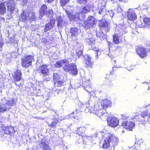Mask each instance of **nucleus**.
<instances>
[{
  "label": "nucleus",
  "mask_w": 150,
  "mask_h": 150,
  "mask_svg": "<svg viewBox=\"0 0 150 150\" xmlns=\"http://www.w3.org/2000/svg\"><path fill=\"white\" fill-rule=\"evenodd\" d=\"M149 111L150 113V110H145L142 112L140 115H134L132 116H127L124 115H122L121 118L122 119H125V121L124 122L122 123V125L124 127L125 129H129L130 131H131L132 128L134 127L135 124L132 121H130V119H137V117H141L140 120H139V122L140 121L143 123H146V122H150V115H148L149 112Z\"/></svg>",
  "instance_id": "nucleus-1"
},
{
  "label": "nucleus",
  "mask_w": 150,
  "mask_h": 150,
  "mask_svg": "<svg viewBox=\"0 0 150 150\" xmlns=\"http://www.w3.org/2000/svg\"><path fill=\"white\" fill-rule=\"evenodd\" d=\"M86 105V108L85 110V111L86 113L91 111H91L93 113L99 117L102 120H104L106 118L107 120L109 119L108 118L109 117V114L105 112L106 110L104 109H100L99 105L95 104L93 108H92V107L91 108V105H90L89 102Z\"/></svg>",
  "instance_id": "nucleus-2"
},
{
  "label": "nucleus",
  "mask_w": 150,
  "mask_h": 150,
  "mask_svg": "<svg viewBox=\"0 0 150 150\" xmlns=\"http://www.w3.org/2000/svg\"><path fill=\"white\" fill-rule=\"evenodd\" d=\"M100 133L102 134V135L105 138L102 146L103 148H108L111 146H113V149H114V146L117 145L118 143V139L114 135L110 133L105 134L102 132H100Z\"/></svg>",
  "instance_id": "nucleus-3"
},
{
  "label": "nucleus",
  "mask_w": 150,
  "mask_h": 150,
  "mask_svg": "<svg viewBox=\"0 0 150 150\" xmlns=\"http://www.w3.org/2000/svg\"><path fill=\"white\" fill-rule=\"evenodd\" d=\"M5 4L8 7V12H10L11 14V16L10 18L12 17L11 14L15 11L17 12L18 11V9L15 8V3L14 0H9L5 3H3L0 4V14H4L6 11V8L5 7Z\"/></svg>",
  "instance_id": "nucleus-4"
},
{
  "label": "nucleus",
  "mask_w": 150,
  "mask_h": 150,
  "mask_svg": "<svg viewBox=\"0 0 150 150\" xmlns=\"http://www.w3.org/2000/svg\"><path fill=\"white\" fill-rule=\"evenodd\" d=\"M13 104L14 102L12 99L3 98L0 103V112H3L9 110Z\"/></svg>",
  "instance_id": "nucleus-5"
},
{
  "label": "nucleus",
  "mask_w": 150,
  "mask_h": 150,
  "mask_svg": "<svg viewBox=\"0 0 150 150\" xmlns=\"http://www.w3.org/2000/svg\"><path fill=\"white\" fill-rule=\"evenodd\" d=\"M99 26L101 28V30L97 31V36L102 40L105 39H106V36L104 35L102 30H104L106 32L108 31L109 27L108 24L105 21H101L100 22Z\"/></svg>",
  "instance_id": "nucleus-6"
},
{
  "label": "nucleus",
  "mask_w": 150,
  "mask_h": 150,
  "mask_svg": "<svg viewBox=\"0 0 150 150\" xmlns=\"http://www.w3.org/2000/svg\"><path fill=\"white\" fill-rule=\"evenodd\" d=\"M141 20L137 21L136 24L140 28H144L147 27L150 25V18H148L145 15L141 16Z\"/></svg>",
  "instance_id": "nucleus-7"
},
{
  "label": "nucleus",
  "mask_w": 150,
  "mask_h": 150,
  "mask_svg": "<svg viewBox=\"0 0 150 150\" xmlns=\"http://www.w3.org/2000/svg\"><path fill=\"white\" fill-rule=\"evenodd\" d=\"M97 134H95L94 136L86 137L81 135V137L77 140L76 143L77 144H83L86 145L91 144L92 141L91 140L94 139V138L97 137Z\"/></svg>",
  "instance_id": "nucleus-8"
},
{
  "label": "nucleus",
  "mask_w": 150,
  "mask_h": 150,
  "mask_svg": "<svg viewBox=\"0 0 150 150\" xmlns=\"http://www.w3.org/2000/svg\"><path fill=\"white\" fill-rule=\"evenodd\" d=\"M114 30L115 33L119 34V36H122L127 32L126 27L124 24H120L115 25Z\"/></svg>",
  "instance_id": "nucleus-9"
},
{
  "label": "nucleus",
  "mask_w": 150,
  "mask_h": 150,
  "mask_svg": "<svg viewBox=\"0 0 150 150\" xmlns=\"http://www.w3.org/2000/svg\"><path fill=\"white\" fill-rule=\"evenodd\" d=\"M35 14L33 12H23V14L20 17V19L23 21L28 20L32 21L35 20Z\"/></svg>",
  "instance_id": "nucleus-10"
},
{
  "label": "nucleus",
  "mask_w": 150,
  "mask_h": 150,
  "mask_svg": "<svg viewBox=\"0 0 150 150\" xmlns=\"http://www.w3.org/2000/svg\"><path fill=\"white\" fill-rule=\"evenodd\" d=\"M64 70L65 71L69 72V73L73 75L77 74L78 71L76 65L75 64H69L68 63L67 66H65Z\"/></svg>",
  "instance_id": "nucleus-11"
},
{
  "label": "nucleus",
  "mask_w": 150,
  "mask_h": 150,
  "mask_svg": "<svg viewBox=\"0 0 150 150\" xmlns=\"http://www.w3.org/2000/svg\"><path fill=\"white\" fill-rule=\"evenodd\" d=\"M34 61V57L33 56H28L22 59L21 64L23 67L27 68L31 66L32 61Z\"/></svg>",
  "instance_id": "nucleus-12"
},
{
  "label": "nucleus",
  "mask_w": 150,
  "mask_h": 150,
  "mask_svg": "<svg viewBox=\"0 0 150 150\" xmlns=\"http://www.w3.org/2000/svg\"><path fill=\"white\" fill-rule=\"evenodd\" d=\"M53 79L55 86L57 87H60L62 86L64 81V79L62 76H60L56 73H54Z\"/></svg>",
  "instance_id": "nucleus-13"
},
{
  "label": "nucleus",
  "mask_w": 150,
  "mask_h": 150,
  "mask_svg": "<svg viewBox=\"0 0 150 150\" xmlns=\"http://www.w3.org/2000/svg\"><path fill=\"white\" fill-rule=\"evenodd\" d=\"M93 7V5H92L88 4L82 7V10L79 13L81 18L83 19L85 18V14L89 12Z\"/></svg>",
  "instance_id": "nucleus-14"
},
{
  "label": "nucleus",
  "mask_w": 150,
  "mask_h": 150,
  "mask_svg": "<svg viewBox=\"0 0 150 150\" xmlns=\"http://www.w3.org/2000/svg\"><path fill=\"white\" fill-rule=\"evenodd\" d=\"M65 11L67 14L69 16V18L71 21L75 20H76L79 19L80 20L83 19L81 18V16L80 15L79 13H76L75 15L71 14V11H69L68 9H65Z\"/></svg>",
  "instance_id": "nucleus-15"
},
{
  "label": "nucleus",
  "mask_w": 150,
  "mask_h": 150,
  "mask_svg": "<svg viewBox=\"0 0 150 150\" xmlns=\"http://www.w3.org/2000/svg\"><path fill=\"white\" fill-rule=\"evenodd\" d=\"M84 23L86 26L89 28L92 27L96 23L95 18L91 16H89Z\"/></svg>",
  "instance_id": "nucleus-16"
},
{
  "label": "nucleus",
  "mask_w": 150,
  "mask_h": 150,
  "mask_svg": "<svg viewBox=\"0 0 150 150\" xmlns=\"http://www.w3.org/2000/svg\"><path fill=\"white\" fill-rule=\"evenodd\" d=\"M108 125L112 127H115L117 126L119 124V121L117 118L112 117L110 119H108Z\"/></svg>",
  "instance_id": "nucleus-17"
},
{
  "label": "nucleus",
  "mask_w": 150,
  "mask_h": 150,
  "mask_svg": "<svg viewBox=\"0 0 150 150\" xmlns=\"http://www.w3.org/2000/svg\"><path fill=\"white\" fill-rule=\"evenodd\" d=\"M137 54L142 58L147 56L149 52L148 50L142 47H138L136 49Z\"/></svg>",
  "instance_id": "nucleus-18"
},
{
  "label": "nucleus",
  "mask_w": 150,
  "mask_h": 150,
  "mask_svg": "<svg viewBox=\"0 0 150 150\" xmlns=\"http://www.w3.org/2000/svg\"><path fill=\"white\" fill-rule=\"evenodd\" d=\"M69 63L67 59H61L56 62L54 64V66L56 68H59L63 67V68L64 69V68L65 66H67V64Z\"/></svg>",
  "instance_id": "nucleus-19"
},
{
  "label": "nucleus",
  "mask_w": 150,
  "mask_h": 150,
  "mask_svg": "<svg viewBox=\"0 0 150 150\" xmlns=\"http://www.w3.org/2000/svg\"><path fill=\"white\" fill-rule=\"evenodd\" d=\"M100 100L101 103L100 107H101L102 109H104L111 106L112 102L111 101L106 99L104 100L101 99Z\"/></svg>",
  "instance_id": "nucleus-20"
},
{
  "label": "nucleus",
  "mask_w": 150,
  "mask_h": 150,
  "mask_svg": "<svg viewBox=\"0 0 150 150\" xmlns=\"http://www.w3.org/2000/svg\"><path fill=\"white\" fill-rule=\"evenodd\" d=\"M56 21L57 22V26L59 28H61L67 24L66 21L63 20L62 18L60 16H57Z\"/></svg>",
  "instance_id": "nucleus-21"
},
{
  "label": "nucleus",
  "mask_w": 150,
  "mask_h": 150,
  "mask_svg": "<svg viewBox=\"0 0 150 150\" xmlns=\"http://www.w3.org/2000/svg\"><path fill=\"white\" fill-rule=\"evenodd\" d=\"M55 20L54 18H52L50 22L47 23L46 25L45 32H47L48 30L52 29L54 26Z\"/></svg>",
  "instance_id": "nucleus-22"
},
{
  "label": "nucleus",
  "mask_w": 150,
  "mask_h": 150,
  "mask_svg": "<svg viewBox=\"0 0 150 150\" xmlns=\"http://www.w3.org/2000/svg\"><path fill=\"white\" fill-rule=\"evenodd\" d=\"M127 17L129 20L131 21L135 20L137 18V16L135 11L132 9H129L127 12Z\"/></svg>",
  "instance_id": "nucleus-23"
},
{
  "label": "nucleus",
  "mask_w": 150,
  "mask_h": 150,
  "mask_svg": "<svg viewBox=\"0 0 150 150\" xmlns=\"http://www.w3.org/2000/svg\"><path fill=\"white\" fill-rule=\"evenodd\" d=\"M22 75L21 72L19 70L17 69L16 71L12 74V76L15 81H20L21 79V76Z\"/></svg>",
  "instance_id": "nucleus-24"
},
{
  "label": "nucleus",
  "mask_w": 150,
  "mask_h": 150,
  "mask_svg": "<svg viewBox=\"0 0 150 150\" xmlns=\"http://www.w3.org/2000/svg\"><path fill=\"white\" fill-rule=\"evenodd\" d=\"M84 59L85 61V64L88 67H90L92 66L93 62L92 61V58L90 56L87 54L84 55Z\"/></svg>",
  "instance_id": "nucleus-25"
},
{
  "label": "nucleus",
  "mask_w": 150,
  "mask_h": 150,
  "mask_svg": "<svg viewBox=\"0 0 150 150\" xmlns=\"http://www.w3.org/2000/svg\"><path fill=\"white\" fill-rule=\"evenodd\" d=\"M88 37L85 38V41L88 45H92L95 42V39L92 37V35L91 34H88Z\"/></svg>",
  "instance_id": "nucleus-26"
},
{
  "label": "nucleus",
  "mask_w": 150,
  "mask_h": 150,
  "mask_svg": "<svg viewBox=\"0 0 150 150\" xmlns=\"http://www.w3.org/2000/svg\"><path fill=\"white\" fill-rule=\"evenodd\" d=\"M88 124H86L83 126H81L76 129L77 130L75 131V133L77 134H78L79 135H81V134H83L86 129L87 126L88 125Z\"/></svg>",
  "instance_id": "nucleus-27"
},
{
  "label": "nucleus",
  "mask_w": 150,
  "mask_h": 150,
  "mask_svg": "<svg viewBox=\"0 0 150 150\" xmlns=\"http://www.w3.org/2000/svg\"><path fill=\"white\" fill-rule=\"evenodd\" d=\"M79 32V30L76 28L74 27L71 28L70 30L69 35L70 37L76 36L78 35Z\"/></svg>",
  "instance_id": "nucleus-28"
},
{
  "label": "nucleus",
  "mask_w": 150,
  "mask_h": 150,
  "mask_svg": "<svg viewBox=\"0 0 150 150\" xmlns=\"http://www.w3.org/2000/svg\"><path fill=\"white\" fill-rule=\"evenodd\" d=\"M40 69L41 73L45 76L48 75L49 73V70L46 65H43L41 66V67H40Z\"/></svg>",
  "instance_id": "nucleus-29"
},
{
  "label": "nucleus",
  "mask_w": 150,
  "mask_h": 150,
  "mask_svg": "<svg viewBox=\"0 0 150 150\" xmlns=\"http://www.w3.org/2000/svg\"><path fill=\"white\" fill-rule=\"evenodd\" d=\"M77 113V111H74L72 112L71 114L68 115L66 116L64 118V119H68L69 118H74L78 119V117L77 115H76Z\"/></svg>",
  "instance_id": "nucleus-30"
},
{
  "label": "nucleus",
  "mask_w": 150,
  "mask_h": 150,
  "mask_svg": "<svg viewBox=\"0 0 150 150\" xmlns=\"http://www.w3.org/2000/svg\"><path fill=\"white\" fill-rule=\"evenodd\" d=\"M143 145H145V144L144 143V140L142 139H140L138 141H137L135 143V148H137L138 147H142Z\"/></svg>",
  "instance_id": "nucleus-31"
},
{
  "label": "nucleus",
  "mask_w": 150,
  "mask_h": 150,
  "mask_svg": "<svg viewBox=\"0 0 150 150\" xmlns=\"http://www.w3.org/2000/svg\"><path fill=\"white\" fill-rule=\"evenodd\" d=\"M118 35L119 34L115 33L113 35V42L115 44H118L120 42Z\"/></svg>",
  "instance_id": "nucleus-32"
},
{
  "label": "nucleus",
  "mask_w": 150,
  "mask_h": 150,
  "mask_svg": "<svg viewBox=\"0 0 150 150\" xmlns=\"http://www.w3.org/2000/svg\"><path fill=\"white\" fill-rule=\"evenodd\" d=\"M47 8V7L46 5L43 4L41 7L39 12L40 14L44 15L46 13V11Z\"/></svg>",
  "instance_id": "nucleus-33"
},
{
  "label": "nucleus",
  "mask_w": 150,
  "mask_h": 150,
  "mask_svg": "<svg viewBox=\"0 0 150 150\" xmlns=\"http://www.w3.org/2000/svg\"><path fill=\"white\" fill-rule=\"evenodd\" d=\"M14 132V129L13 127H8L6 128V131L5 133L6 134H10Z\"/></svg>",
  "instance_id": "nucleus-34"
},
{
  "label": "nucleus",
  "mask_w": 150,
  "mask_h": 150,
  "mask_svg": "<svg viewBox=\"0 0 150 150\" xmlns=\"http://www.w3.org/2000/svg\"><path fill=\"white\" fill-rule=\"evenodd\" d=\"M41 148L45 150H49L50 148L49 145L44 142H42L40 144Z\"/></svg>",
  "instance_id": "nucleus-35"
},
{
  "label": "nucleus",
  "mask_w": 150,
  "mask_h": 150,
  "mask_svg": "<svg viewBox=\"0 0 150 150\" xmlns=\"http://www.w3.org/2000/svg\"><path fill=\"white\" fill-rule=\"evenodd\" d=\"M4 58H6L8 60V62H10L11 58L13 57L11 54L8 53L4 55Z\"/></svg>",
  "instance_id": "nucleus-36"
},
{
  "label": "nucleus",
  "mask_w": 150,
  "mask_h": 150,
  "mask_svg": "<svg viewBox=\"0 0 150 150\" xmlns=\"http://www.w3.org/2000/svg\"><path fill=\"white\" fill-rule=\"evenodd\" d=\"M45 14L47 15L49 17L52 18L53 15V10L52 9L47 10Z\"/></svg>",
  "instance_id": "nucleus-37"
},
{
  "label": "nucleus",
  "mask_w": 150,
  "mask_h": 150,
  "mask_svg": "<svg viewBox=\"0 0 150 150\" xmlns=\"http://www.w3.org/2000/svg\"><path fill=\"white\" fill-rule=\"evenodd\" d=\"M105 10V7L104 5H102L100 7L98 11V13L99 14H103V13Z\"/></svg>",
  "instance_id": "nucleus-38"
},
{
  "label": "nucleus",
  "mask_w": 150,
  "mask_h": 150,
  "mask_svg": "<svg viewBox=\"0 0 150 150\" xmlns=\"http://www.w3.org/2000/svg\"><path fill=\"white\" fill-rule=\"evenodd\" d=\"M69 1V0H60V4L61 6H65Z\"/></svg>",
  "instance_id": "nucleus-39"
},
{
  "label": "nucleus",
  "mask_w": 150,
  "mask_h": 150,
  "mask_svg": "<svg viewBox=\"0 0 150 150\" xmlns=\"http://www.w3.org/2000/svg\"><path fill=\"white\" fill-rule=\"evenodd\" d=\"M58 122V121L57 119H54L53 121H52L51 124V126L52 127H55L56 126V125Z\"/></svg>",
  "instance_id": "nucleus-40"
},
{
  "label": "nucleus",
  "mask_w": 150,
  "mask_h": 150,
  "mask_svg": "<svg viewBox=\"0 0 150 150\" xmlns=\"http://www.w3.org/2000/svg\"><path fill=\"white\" fill-rule=\"evenodd\" d=\"M145 11H147L148 14L150 15V6H148L146 9H144L142 11V13L143 14V13Z\"/></svg>",
  "instance_id": "nucleus-41"
},
{
  "label": "nucleus",
  "mask_w": 150,
  "mask_h": 150,
  "mask_svg": "<svg viewBox=\"0 0 150 150\" xmlns=\"http://www.w3.org/2000/svg\"><path fill=\"white\" fill-rule=\"evenodd\" d=\"M108 12L109 13L111 17H112L115 14V12L114 10H111L108 11Z\"/></svg>",
  "instance_id": "nucleus-42"
},
{
  "label": "nucleus",
  "mask_w": 150,
  "mask_h": 150,
  "mask_svg": "<svg viewBox=\"0 0 150 150\" xmlns=\"http://www.w3.org/2000/svg\"><path fill=\"white\" fill-rule=\"evenodd\" d=\"M82 52L83 51L81 50H80L78 52H77L76 54L79 57L81 55Z\"/></svg>",
  "instance_id": "nucleus-43"
},
{
  "label": "nucleus",
  "mask_w": 150,
  "mask_h": 150,
  "mask_svg": "<svg viewBox=\"0 0 150 150\" xmlns=\"http://www.w3.org/2000/svg\"><path fill=\"white\" fill-rule=\"evenodd\" d=\"M134 67L135 66L134 65L130 66L128 68L127 70L129 71H130L131 70L133 69H134Z\"/></svg>",
  "instance_id": "nucleus-44"
},
{
  "label": "nucleus",
  "mask_w": 150,
  "mask_h": 150,
  "mask_svg": "<svg viewBox=\"0 0 150 150\" xmlns=\"http://www.w3.org/2000/svg\"><path fill=\"white\" fill-rule=\"evenodd\" d=\"M47 76H47H45V77L44 79V80L46 81H48L50 80V78L49 77V76L48 77H47Z\"/></svg>",
  "instance_id": "nucleus-45"
},
{
  "label": "nucleus",
  "mask_w": 150,
  "mask_h": 150,
  "mask_svg": "<svg viewBox=\"0 0 150 150\" xmlns=\"http://www.w3.org/2000/svg\"><path fill=\"white\" fill-rule=\"evenodd\" d=\"M117 10L118 13L121 12V9L120 6H118L117 8Z\"/></svg>",
  "instance_id": "nucleus-46"
},
{
  "label": "nucleus",
  "mask_w": 150,
  "mask_h": 150,
  "mask_svg": "<svg viewBox=\"0 0 150 150\" xmlns=\"http://www.w3.org/2000/svg\"><path fill=\"white\" fill-rule=\"evenodd\" d=\"M100 52V51L98 50H96V56L97 57V56L99 54H100L99 53V52Z\"/></svg>",
  "instance_id": "nucleus-47"
},
{
  "label": "nucleus",
  "mask_w": 150,
  "mask_h": 150,
  "mask_svg": "<svg viewBox=\"0 0 150 150\" xmlns=\"http://www.w3.org/2000/svg\"><path fill=\"white\" fill-rule=\"evenodd\" d=\"M119 1L123 2L124 3H127L128 0H118Z\"/></svg>",
  "instance_id": "nucleus-48"
},
{
  "label": "nucleus",
  "mask_w": 150,
  "mask_h": 150,
  "mask_svg": "<svg viewBox=\"0 0 150 150\" xmlns=\"http://www.w3.org/2000/svg\"><path fill=\"white\" fill-rule=\"evenodd\" d=\"M3 45V43L1 41H0V48H1Z\"/></svg>",
  "instance_id": "nucleus-49"
},
{
  "label": "nucleus",
  "mask_w": 150,
  "mask_h": 150,
  "mask_svg": "<svg viewBox=\"0 0 150 150\" xmlns=\"http://www.w3.org/2000/svg\"><path fill=\"white\" fill-rule=\"evenodd\" d=\"M47 2L48 3H51L53 2L55 0H47Z\"/></svg>",
  "instance_id": "nucleus-50"
},
{
  "label": "nucleus",
  "mask_w": 150,
  "mask_h": 150,
  "mask_svg": "<svg viewBox=\"0 0 150 150\" xmlns=\"http://www.w3.org/2000/svg\"><path fill=\"white\" fill-rule=\"evenodd\" d=\"M44 15H41L40 14V15L39 16V19H42V16H43Z\"/></svg>",
  "instance_id": "nucleus-51"
},
{
  "label": "nucleus",
  "mask_w": 150,
  "mask_h": 150,
  "mask_svg": "<svg viewBox=\"0 0 150 150\" xmlns=\"http://www.w3.org/2000/svg\"><path fill=\"white\" fill-rule=\"evenodd\" d=\"M67 81H68L70 83H71V81H70V79H67Z\"/></svg>",
  "instance_id": "nucleus-52"
},
{
  "label": "nucleus",
  "mask_w": 150,
  "mask_h": 150,
  "mask_svg": "<svg viewBox=\"0 0 150 150\" xmlns=\"http://www.w3.org/2000/svg\"><path fill=\"white\" fill-rule=\"evenodd\" d=\"M86 91L88 92L89 93H91V92H90V91H88V90H86Z\"/></svg>",
  "instance_id": "nucleus-53"
},
{
  "label": "nucleus",
  "mask_w": 150,
  "mask_h": 150,
  "mask_svg": "<svg viewBox=\"0 0 150 150\" xmlns=\"http://www.w3.org/2000/svg\"><path fill=\"white\" fill-rule=\"evenodd\" d=\"M83 107H84V104H83V105H82V107H83Z\"/></svg>",
  "instance_id": "nucleus-54"
},
{
  "label": "nucleus",
  "mask_w": 150,
  "mask_h": 150,
  "mask_svg": "<svg viewBox=\"0 0 150 150\" xmlns=\"http://www.w3.org/2000/svg\"><path fill=\"white\" fill-rule=\"evenodd\" d=\"M111 1H113V0H110Z\"/></svg>",
  "instance_id": "nucleus-55"
},
{
  "label": "nucleus",
  "mask_w": 150,
  "mask_h": 150,
  "mask_svg": "<svg viewBox=\"0 0 150 150\" xmlns=\"http://www.w3.org/2000/svg\"><path fill=\"white\" fill-rule=\"evenodd\" d=\"M15 84L16 85V83H15Z\"/></svg>",
  "instance_id": "nucleus-56"
}]
</instances>
